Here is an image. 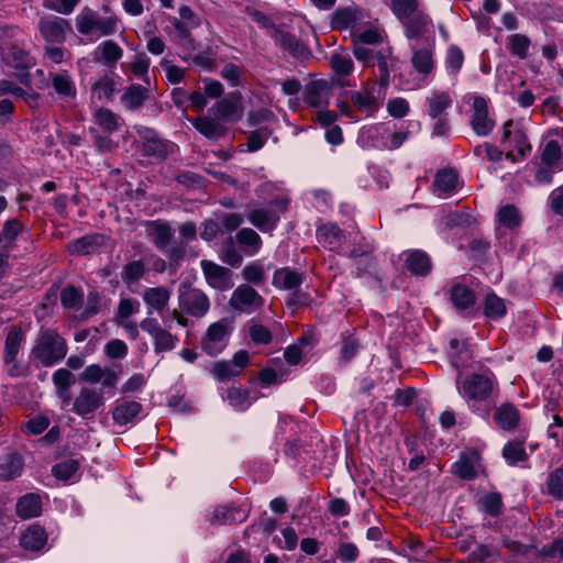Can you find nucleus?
<instances>
[{
  "label": "nucleus",
  "mask_w": 563,
  "mask_h": 563,
  "mask_svg": "<svg viewBox=\"0 0 563 563\" xmlns=\"http://www.w3.org/2000/svg\"><path fill=\"white\" fill-rule=\"evenodd\" d=\"M23 225L18 220H9L4 223L3 227V239L7 241L8 245H12L13 241L18 236V234L22 231Z\"/></svg>",
  "instance_id": "obj_63"
},
{
  "label": "nucleus",
  "mask_w": 563,
  "mask_h": 563,
  "mask_svg": "<svg viewBox=\"0 0 563 563\" xmlns=\"http://www.w3.org/2000/svg\"><path fill=\"white\" fill-rule=\"evenodd\" d=\"M388 113L394 118H402L409 111V104L407 100L402 98H396L389 100L387 103Z\"/></svg>",
  "instance_id": "obj_59"
},
{
  "label": "nucleus",
  "mask_w": 563,
  "mask_h": 563,
  "mask_svg": "<svg viewBox=\"0 0 563 563\" xmlns=\"http://www.w3.org/2000/svg\"><path fill=\"white\" fill-rule=\"evenodd\" d=\"M411 63L418 73L429 75L433 69L432 53L429 49L413 51Z\"/></svg>",
  "instance_id": "obj_35"
},
{
  "label": "nucleus",
  "mask_w": 563,
  "mask_h": 563,
  "mask_svg": "<svg viewBox=\"0 0 563 563\" xmlns=\"http://www.w3.org/2000/svg\"><path fill=\"white\" fill-rule=\"evenodd\" d=\"M106 238L101 234L87 235L75 240L69 244V250L74 254L87 255L96 252L100 246L104 245Z\"/></svg>",
  "instance_id": "obj_22"
},
{
  "label": "nucleus",
  "mask_w": 563,
  "mask_h": 563,
  "mask_svg": "<svg viewBox=\"0 0 563 563\" xmlns=\"http://www.w3.org/2000/svg\"><path fill=\"white\" fill-rule=\"evenodd\" d=\"M211 372L220 380L228 379L239 374V371L233 367L232 363L223 361L214 363Z\"/></svg>",
  "instance_id": "obj_54"
},
{
  "label": "nucleus",
  "mask_w": 563,
  "mask_h": 563,
  "mask_svg": "<svg viewBox=\"0 0 563 563\" xmlns=\"http://www.w3.org/2000/svg\"><path fill=\"white\" fill-rule=\"evenodd\" d=\"M15 510L16 515L24 520L40 516L42 512L40 496L36 494H26L18 500Z\"/></svg>",
  "instance_id": "obj_19"
},
{
  "label": "nucleus",
  "mask_w": 563,
  "mask_h": 563,
  "mask_svg": "<svg viewBox=\"0 0 563 563\" xmlns=\"http://www.w3.org/2000/svg\"><path fill=\"white\" fill-rule=\"evenodd\" d=\"M301 283V275L289 268H282L276 271L273 277V284L284 289H294Z\"/></svg>",
  "instance_id": "obj_29"
},
{
  "label": "nucleus",
  "mask_w": 563,
  "mask_h": 563,
  "mask_svg": "<svg viewBox=\"0 0 563 563\" xmlns=\"http://www.w3.org/2000/svg\"><path fill=\"white\" fill-rule=\"evenodd\" d=\"M222 260L231 266H239L242 262V255L235 250L232 238L224 243Z\"/></svg>",
  "instance_id": "obj_57"
},
{
  "label": "nucleus",
  "mask_w": 563,
  "mask_h": 563,
  "mask_svg": "<svg viewBox=\"0 0 563 563\" xmlns=\"http://www.w3.org/2000/svg\"><path fill=\"white\" fill-rule=\"evenodd\" d=\"M77 29L81 34H91L98 31L99 35H110L117 30V19H99L91 11L82 12L77 18Z\"/></svg>",
  "instance_id": "obj_4"
},
{
  "label": "nucleus",
  "mask_w": 563,
  "mask_h": 563,
  "mask_svg": "<svg viewBox=\"0 0 563 563\" xmlns=\"http://www.w3.org/2000/svg\"><path fill=\"white\" fill-rule=\"evenodd\" d=\"M493 389V383L488 377L475 374L464 383V394L471 399L483 400L489 396Z\"/></svg>",
  "instance_id": "obj_14"
},
{
  "label": "nucleus",
  "mask_w": 563,
  "mask_h": 563,
  "mask_svg": "<svg viewBox=\"0 0 563 563\" xmlns=\"http://www.w3.org/2000/svg\"><path fill=\"white\" fill-rule=\"evenodd\" d=\"M451 299L459 309H466L474 305L475 294L463 285H455L451 290Z\"/></svg>",
  "instance_id": "obj_32"
},
{
  "label": "nucleus",
  "mask_w": 563,
  "mask_h": 563,
  "mask_svg": "<svg viewBox=\"0 0 563 563\" xmlns=\"http://www.w3.org/2000/svg\"><path fill=\"white\" fill-rule=\"evenodd\" d=\"M38 27L47 42L62 43L65 40L66 30L69 29V23L59 16H46L41 19Z\"/></svg>",
  "instance_id": "obj_8"
},
{
  "label": "nucleus",
  "mask_w": 563,
  "mask_h": 563,
  "mask_svg": "<svg viewBox=\"0 0 563 563\" xmlns=\"http://www.w3.org/2000/svg\"><path fill=\"white\" fill-rule=\"evenodd\" d=\"M23 470V460L18 453L7 455L0 464V477L11 481L21 475Z\"/></svg>",
  "instance_id": "obj_26"
},
{
  "label": "nucleus",
  "mask_w": 563,
  "mask_h": 563,
  "mask_svg": "<svg viewBox=\"0 0 563 563\" xmlns=\"http://www.w3.org/2000/svg\"><path fill=\"white\" fill-rule=\"evenodd\" d=\"M561 154V148L556 141H550L547 143L543 153H542V161L549 166H554Z\"/></svg>",
  "instance_id": "obj_55"
},
{
  "label": "nucleus",
  "mask_w": 563,
  "mask_h": 563,
  "mask_svg": "<svg viewBox=\"0 0 563 563\" xmlns=\"http://www.w3.org/2000/svg\"><path fill=\"white\" fill-rule=\"evenodd\" d=\"M23 340V332L21 329L16 327H12L7 336L4 343V363L11 364V368L9 369V374L11 376H16L19 374V364L16 363V355L20 351L21 343Z\"/></svg>",
  "instance_id": "obj_11"
},
{
  "label": "nucleus",
  "mask_w": 563,
  "mask_h": 563,
  "mask_svg": "<svg viewBox=\"0 0 563 563\" xmlns=\"http://www.w3.org/2000/svg\"><path fill=\"white\" fill-rule=\"evenodd\" d=\"M231 332L230 321L221 319L211 323L201 339V349L210 356H217L224 347V340Z\"/></svg>",
  "instance_id": "obj_3"
},
{
  "label": "nucleus",
  "mask_w": 563,
  "mask_h": 563,
  "mask_svg": "<svg viewBox=\"0 0 563 563\" xmlns=\"http://www.w3.org/2000/svg\"><path fill=\"white\" fill-rule=\"evenodd\" d=\"M548 493L554 498H563V468L550 473L547 482Z\"/></svg>",
  "instance_id": "obj_39"
},
{
  "label": "nucleus",
  "mask_w": 563,
  "mask_h": 563,
  "mask_svg": "<svg viewBox=\"0 0 563 563\" xmlns=\"http://www.w3.org/2000/svg\"><path fill=\"white\" fill-rule=\"evenodd\" d=\"M238 509L228 506H219L214 509L211 522L219 525L232 523L236 520L235 512Z\"/></svg>",
  "instance_id": "obj_50"
},
{
  "label": "nucleus",
  "mask_w": 563,
  "mask_h": 563,
  "mask_svg": "<svg viewBox=\"0 0 563 563\" xmlns=\"http://www.w3.org/2000/svg\"><path fill=\"white\" fill-rule=\"evenodd\" d=\"M269 135L271 131L267 128H261L256 131L251 132L246 144L247 150L250 152H255L262 148L266 143L267 139L269 137Z\"/></svg>",
  "instance_id": "obj_48"
},
{
  "label": "nucleus",
  "mask_w": 563,
  "mask_h": 563,
  "mask_svg": "<svg viewBox=\"0 0 563 563\" xmlns=\"http://www.w3.org/2000/svg\"><path fill=\"white\" fill-rule=\"evenodd\" d=\"M452 100L446 92L434 93L428 99L429 115L433 119L438 118L446 108L450 107Z\"/></svg>",
  "instance_id": "obj_36"
},
{
  "label": "nucleus",
  "mask_w": 563,
  "mask_h": 563,
  "mask_svg": "<svg viewBox=\"0 0 563 563\" xmlns=\"http://www.w3.org/2000/svg\"><path fill=\"white\" fill-rule=\"evenodd\" d=\"M201 268L207 283L219 290L229 289L233 286L230 278V271L211 261L203 260Z\"/></svg>",
  "instance_id": "obj_6"
},
{
  "label": "nucleus",
  "mask_w": 563,
  "mask_h": 563,
  "mask_svg": "<svg viewBox=\"0 0 563 563\" xmlns=\"http://www.w3.org/2000/svg\"><path fill=\"white\" fill-rule=\"evenodd\" d=\"M144 227L147 236L152 239L156 247L165 250L169 245L173 239V230L168 222L162 220L146 221Z\"/></svg>",
  "instance_id": "obj_12"
},
{
  "label": "nucleus",
  "mask_w": 563,
  "mask_h": 563,
  "mask_svg": "<svg viewBox=\"0 0 563 563\" xmlns=\"http://www.w3.org/2000/svg\"><path fill=\"white\" fill-rule=\"evenodd\" d=\"M479 467V455L475 451L465 452L453 465V472L463 479H473Z\"/></svg>",
  "instance_id": "obj_15"
},
{
  "label": "nucleus",
  "mask_w": 563,
  "mask_h": 563,
  "mask_svg": "<svg viewBox=\"0 0 563 563\" xmlns=\"http://www.w3.org/2000/svg\"><path fill=\"white\" fill-rule=\"evenodd\" d=\"M529 46H530V40L526 35L514 34L510 37L511 52L515 55L519 56L521 59L527 57Z\"/></svg>",
  "instance_id": "obj_51"
},
{
  "label": "nucleus",
  "mask_w": 563,
  "mask_h": 563,
  "mask_svg": "<svg viewBox=\"0 0 563 563\" xmlns=\"http://www.w3.org/2000/svg\"><path fill=\"white\" fill-rule=\"evenodd\" d=\"M401 23L405 27L406 36L410 40L422 37L427 33L429 25L427 15L421 11Z\"/></svg>",
  "instance_id": "obj_23"
},
{
  "label": "nucleus",
  "mask_w": 563,
  "mask_h": 563,
  "mask_svg": "<svg viewBox=\"0 0 563 563\" xmlns=\"http://www.w3.org/2000/svg\"><path fill=\"white\" fill-rule=\"evenodd\" d=\"M79 0H47L46 7L63 14H69L78 4Z\"/></svg>",
  "instance_id": "obj_60"
},
{
  "label": "nucleus",
  "mask_w": 563,
  "mask_h": 563,
  "mask_svg": "<svg viewBox=\"0 0 563 563\" xmlns=\"http://www.w3.org/2000/svg\"><path fill=\"white\" fill-rule=\"evenodd\" d=\"M78 466L79 464L77 461L66 460L53 467V474L58 479L67 481L77 472Z\"/></svg>",
  "instance_id": "obj_45"
},
{
  "label": "nucleus",
  "mask_w": 563,
  "mask_h": 563,
  "mask_svg": "<svg viewBox=\"0 0 563 563\" xmlns=\"http://www.w3.org/2000/svg\"><path fill=\"white\" fill-rule=\"evenodd\" d=\"M418 0H391V10L400 22L420 12Z\"/></svg>",
  "instance_id": "obj_33"
},
{
  "label": "nucleus",
  "mask_w": 563,
  "mask_h": 563,
  "mask_svg": "<svg viewBox=\"0 0 563 563\" xmlns=\"http://www.w3.org/2000/svg\"><path fill=\"white\" fill-rule=\"evenodd\" d=\"M250 222L263 232L271 231L275 228L278 217L268 210L254 209L247 216Z\"/></svg>",
  "instance_id": "obj_24"
},
{
  "label": "nucleus",
  "mask_w": 563,
  "mask_h": 563,
  "mask_svg": "<svg viewBox=\"0 0 563 563\" xmlns=\"http://www.w3.org/2000/svg\"><path fill=\"white\" fill-rule=\"evenodd\" d=\"M156 353L173 350L177 338L172 335L167 330L162 329L157 336L153 338Z\"/></svg>",
  "instance_id": "obj_46"
},
{
  "label": "nucleus",
  "mask_w": 563,
  "mask_h": 563,
  "mask_svg": "<svg viewBox=\"0 0 563 563\" xmlns=\"http://www.w3.org/2000/svg\"><path fill=\"white\" fill-rule=\"evenodd\" d=\"M351 100L360 111L373 112L379 107L378 100L368 90L351 92Z\"/></svg>",
  "instance_id": "obj_31"
},
{
  "label": "nucleus",
  "mask_w": 563,
  "mask_h": 563,
  "mask_svg": "<svg viewBox=\"0 0 563 563\" xmlns=\"http://www.w3.org/2000/svg\"><path fill=\"white\" fill-rule=\"evenodd\" d=\"M48 424L49 420L46 417L38 416L26 421L23 424L22 430L27 434L36 435L42 433L48 427Z\"/></svg>",
  "instance_id": "obj_52"
},
{
  "label": "nucleus",
  "mask_w": 563,
  "mask_h": 563,
  "mask_svg": "<svg viewBox=\"0 0 563 563\" xmlns=\"http://www.w3.org/2000/svg\"><path fill=\"white\" fill-rule=\"evenodd\" d=\"M503 455L509 464L527 460V453L519 442H508L503 450Z\"/></svg>",
  "instance_id": "obj_40"
},
{
  "label": "nucleus",
  "mask_w": 563,
  "mask_h": 563,
  "mask_svg": "<svg viewBox=\"0 0 563 563\" xmlns=\"http://www.w3.org/2000/svg\"><path fill=\"white\" fill-rule=\"evenodd\" d=\"M52 84L57 93L65 97L75 96V88L67 75L55 74L52 78Z\"/></svg>",
  "instance_id": "obj_43"
},
{
  "label": "nucleus",
  "mask_w": 563,
  "mask_h": 563,
  "mask_svg": "<svg viewBox=\"0 0 563 563\" xmlns=\"http://www.w3.org/2000/svg\"><path fill=\"white\" fill-rule=\"evenodd\" d=\"M67 354L65 340L53 329L41 330L32 355L43 366H52Z\"/></svg>",
  "instance_id": "obj_1"
},
{
  "label": "nucleus",
  "mask_w": 563,
  "mask_h": 563,
  "mask_svg": "<svg viewBox=\"0 0 563 563\" xmlns=\"http://www.w3.org/2000/svg\"><path fill=\"white\" fill-rule=\"evenodd\" d=\"M103 405V394L101 390H96L89 387L80 389L78 396L74 401V411L88 419Z\"/></svg>",
  "instance_id": "obj_5"
},
{
  "label": "nucleus",
  "mask_w": 563,
  "mask_h": 563,
  "mask_svg": "<svg viewBox=\"0 0 563 563\" xmlns=\"http://www.w3.org/2000/svg\"><path fill=\"white\" fill-rule=\"evenodd\" d=\"M142 410L137 401H125L113 409V420L119 424H126L132 421Z\"/></svg>",
  "instance_id": "obj_28"
},
{
  "label": "nucleus",
  "mask_w": 563,
  "mask_h": 563,
  "mask_svg": "<svg viewBox=\"0 0 563 563\" xmlns=\"http://www.w3.org/2000/svg\"><path fill=\"white\" fill-rule=\"evenodd\" d=\"M106 353L111 358H122L128 353V346L121 340H111L106 345Z\"/></svg>",
  "instance_id": "obj_62"
},
{
  "label": "nucleus",
  "mask_w": 563,
  "mask_h": 563,
  "mask_svg": "<svg viewBox=\"0 0 563 563\" xmlns=\"http://www.w3.org/2000/svg\"><path fill=\"white\" fill-rule=\"evenodd\" d=\"M330 86L325 80H313L306 85L305 102L310 107H321L328 103Z\"/></svg>",
  "instance_id": "obj_17"
},
{
  "label": "nucleus",
  "mask_w": 563,
  "mask_h": 563,
  "mask_svg": "<svg viewBox=\"0 0 563 563\" xmlns=\"http://www.w3.org/2000/svg\"><path fill=\"white\" fill-rule=\"evenodd\" d=\"M275 43L284 51L288 52L295 58H307L310 55L306 45L299 41L294 34L283 31L279 27L274 29L271 35Z\"/></svg>",
  "instance_id": "obj_7"
},
{
  "label": "nucleus",
  "mask_w": 563,
  "mask_h": 563,
  "mask_svg": "<svg viewBox=\"0 0 563 563\" xmlns=\"http://www.w3.org/2000/svg\"><path fill=\"white\" fill-rule=\"evenodd\" d=\"M47 541L45 530L40 526H31L20 538V543L25 550L38 551Z\"/></svg>",
  "instance_id": "obj_20"
},
{
  "label": "nucleus",
  "mask_w": 563,
  "mask_h": 563,
  "mask_svg": "<svg viewBox=\"0 0 563 563\" xmlns=\"http://www.w3.org/2000/svg\"><path fill=\"white\" fill-rule=\"evenodd\" d=\"M495 420L501 429L510 430L517 427L519 412L511 404H504L496 409Z\"/></svg>",
  "instance_id": "obj_25"
},
{
  "label": "nucleus",
  "mask_w": 563,
  "mask_h": 563,
  "mask_svg": "<svg viewBox=\"0 0 563 563\" xmlns=\"http://www.w3.org/2000/svg\"><path fill=\"white\" fill-rule=\"evenodd\" d=\"M333 71L340 76H349L353 70V60L347 54L335 53L330 57Z\"/></svg>",
  "instance_id": "obj_37"
},
{
  "label": "nucleus",
  "mask_w": 563,
  "mask_h": 563,
  "mask_svg": "<svg viewBox=\"0 0 563 563\" xmlns=\"http://www.w3.org/2000/svg\"><path fill=\"white\" fill-rule=\"evenodd\" d=\"M498 220L503 225L514 228L519 224L520 217L514 206L507 205L498 211Z\"/></svg>",
  "instance_id": "obj_49"
},
{
  "label": "nucleus",
  "mask_w": 563,
  "mask_h": 563,
  "mask_svg": "<svg viewBox=\"0 0 563 563\" xmlns=\"http://www.w3.org/2000/svg\"><path fill=\"white\" fill-rule=\"evenodd\" d=\"M93 91L98 93L99 99L110 98L114 91V81L109 77H104L95 84Z\"/></svg>",
  "instance_id": "obj_64"
},
{
  "label": "nucleus",
  "mask_w": 563,
  "mask_h": 563,
  "mask_svg": "<svg viewBox=\"0 0 563 563\" xmlns=\"http://www.w3.org/2000/svg\"><path fill=\"white\" fill-rule=\"evenodd\" d=\"M406 267L415 275H427L431 269V262L426 253L411 251L407 255Z\"/></svg>",
  "instance_id": "obj_27"
},
{
  "label": "nucleus",
  "mask_w": 563,
  "mask_h": 563,
  "mask_svg": "<svg viewBox=\"0 0 563 563\" xmlns=\"http://www.w3.org/2000/svg\"><path fill=\"white\" fill-rule=\"evenodd\" d=\"M353 42L364 44H379L383 42V36L376 30H367L365 32L353 34Z\"/></svg>",
  "instance_id": "obj_61"
},
{
  "label": "nucleus",
  "mask_w": 563,
  "mask_h": 563,
  "mask_svg": "<svg viewBox=\"0 0 563 563\" xmlns=\"http://www.w3.org/2000/svg\"><path fill=\"white\" fill-rule=\"evenodd\" d=\"M190 122L199 133L211 141L219 140L228 132V128L219 119L209 115L191 119Z\"/></svg>",
  "instance_id": "obj_13"
},
{
  "label": "nucleus",
  "mask_w": 563,
  "mask_h": 563,
  "mask_svg": "<svg viewBox=\"0 0 563 563\" xmlns=\"http://www.w3.org/2000/svg\"><path fill=\"white\" fill-rule=\"evenodd\" d=\"M484 313L488 318H500L506 313V306L501 298L489 294L485 298Z\"/></svg>",
  "instance_id": "obj_38"
},
{
  "label": "nucleus",
  "mask_w": 563,
  "mask_h": 563,
  "mask_svg": "<svg viewBox=\"0 0 563 563\" xmlns=\"http://www.w3.org/2000/svg\"><path fill=\"white\" fill-rule=\"evenodd\" d=\"M464 56L462 51L456 46H451L448 51L446 65L456 74L463 65Z\"/></svg>",
  "instance_id": "obj_58"
},
{
  "label": "nucleus",
  "mask_w": 563,
  "mask_h": 563,
  "mask_svg": "<svg viewBox=\"0 0 563 563\" xmlns=\"http://www.w3.org/2000/svg\"><path fill=\"white\" fill-rule=\"evenodd\" d=\"M82 300L81 294L73 286H66L60 292L62 305L67 308H76Z\"/></svg>",
  "instance_id": "obj_47"
},
{
  "label": "nucleus",
  "mask_w": 563,
  "mask_h": 563,
  "mask_svg": "<svg viewBox=\"0 0 563 563\" xmlns=\"http://www.w3.org/2000/svg\"><path fill=\"white\" fill-rule=\"evenodd\" d=\"M96 122L109 132L114 131L118 126L113 113L107 109H100L97 111Z\"/></svg>",
  "instance_id": "obj_56"
},
{
  "label": "nucleus",
  "mask_w": 563,
  "mask_h": 563,
  "mask_svg": "<svg viewBox=\"0 0 563 563\" xmlns=\"http://www.w3.org/2000/svg\"><path fill=\"white\" fill-rule=\"evenodd\" d=\"M250 336L256 344H268L273 339L272 332L263 324H253L250 328Z\"/></svg>",
  "instance_id": "obj_53"
},
{
  "label": "nucleus",
  "mask_w": 563,
  "mask_h": 563,
  "mask_svg": "<svg viewBox=\"0 0 563 563\" xmlns=\"http://www.w3.org/2000/svg\"><path fill=\"white\" fill-rule=\"evenodd\" d=\"M363 18L364 15L358 8H341L333 13L331 27L340 31L346 30L361 22Z\"/></svg>",
  "instance_id": "obj_16"
},
{
  "label": "nucleus",
  "mask_w": 563,
  "mask_h": 563,
  "mask_svg": "<svg viewBox=\"0 0 563 563\" xmlns=\"http://www.w3.org/2000/svg\"><path fill=\"white\" fill-rule=\"evenodd\" d=\"M178 305L183 312L195 318H202L209 311L210 300L202 290L188 284H181L178 290Z\"/></svg>",
  "instance_id": "obj_2"
},
{
  "label": "nucleus",
  "mask_w": 563,
  "mask_h": 563,
  "mask_svg": "<svg viewBox=\"0 0 563 563\" xmlns=\"http://www.w3.org/2000/svg\"><path fill=\"white\" fill-rule=\"evenodd\" d=\"M144 274V264L141 261H133L126 264L122 272V280L132 284L139 280Z\"/></svg>",
  "instance_id": "obj_44"
},
{
  "label": "nucleus",
  "mask_w": 563,
  "mask_h": 563,
  "mask_svg": "<svg viewBox=\"0 0 563 563\" xmlns=\"http://www.w3.org/2000/svg\"><path fill=\"white\" fill-rule=\"evenodd\" d=\"M230 302L235 309H240L241 306H260L262 305V297L252 287L241 285L234 290Z\"/></svg>",
  "instance_id": "obj_21"
},
{
  "label": "nucleus",
  "mask_w": 563,
  "mask_h": 563,
  "mask_svg": "<svg viewBox=\"0 0 563 563\" xmlns=\"http://www.w3.org/2000/svg\"><path fill=\"white\" fill-rule=\"evenodd\" d=\"M122 102L128 109L140 108L147 99V90L140 85H132L122 96Z\"/></svg>",
  "instance_id": "obj_30"
},
{
  "label": "nucleus",
  "mask_w": 563,
  "mask_h": 563,
  "mask_svg": "<svg viewBox=\"0 0 563 563\" xmlns=\"http://www.w3.org/2000/svg\"><path fill=\"white\" fill-rule=\"evenodd\" d=\"M98 49L101 52L102 59L108 64H114L122 57V49L113 41H104Z\"/></svg>",
  "instance_id": "obj_42"
},
{
  "label": "nucleus",
  "mask_w": 563,
  "mask_h": 563,
  "mask_svg": "<svg viewBox=\"0 0 563 563\" xmlns=\"http://www.w3.org/2000/svg\"><path fill=\"white\" fill-rule=\"evenodd\" d=\"M457 175L452 169H443L438 172L434 178V189L439 192H450L455 189Z\"/></svg>",
  "instance_id": "obj_34"
},
{
  "label": "nucleus",
  "mask_w": 563,
  "mask_h": 563,
  "mask_svg": "<svg viewBox=\"0 0 563 563\" xmlns=\"http://www.w3.org/2000/svg\"><path fill=\"white\" fill-rule=\"evenodd\" d=\"M471 125L477 135H487L494 128V121L488 118L487 102L483 97H475Z\"/></svg>",
  "instance_id": "obj_10"
},
{
  "label": "nucleus",
  "mask_w": 563,
  "mask_h": 563,
  "mask_svg": "<svg viewBox=\"0 0 563 563\" xmlns=\"http://www.w3.org/2000/svg\"><path fill=\"white\" fill-rule=\"evenodd\" d=\"M169 299L170 291L165 287H151L143 292V300L148 307V313L163 311Z\"/></svg>",
  "instance_id": "obj_18"
},
{
  "label": "nucleus",
  "mask_w": 563,
  "mask_h": 563,
  "mask_svg": "<svg viewBox=\"0 0 563 563\" xmlns=\"http://www.w3.org/2000/svg\"><path fill=\"white\" fill-rule=\"evenodd\" d=\"M211 110H214L223 120L238 121L243 115L242 97L238 92H232L219 100Z\"/></svg>",
  "instance_id": "obj_9"
},
{
  "label": "nucleus",
  "mask_w": 563,
  "mask_h": 563,
  "mask_svg": "<svg viewBox=\"0 0 563 563\" xmlns=\"http://www.w3.org/2000/svg\"><path fill=\"white\" fill-rule=\"evenodd\" d=\"M236 240L240 244L252 247L253 253L261 247V236L252 229L244 228L236 233Z\"/></svg>",
  "instance_id": "obj_41"
}]
</instances>
